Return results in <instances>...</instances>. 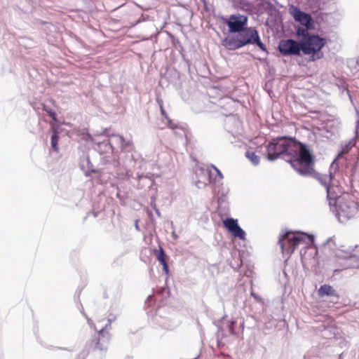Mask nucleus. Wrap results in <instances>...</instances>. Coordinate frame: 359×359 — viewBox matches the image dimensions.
<instances>
[{
  "instance_id": "nucleus-1",
  "label": "nucleus",
  "mask_w": 359,
  "mask_h": 359,
  "mask_svg": "<svg viewBox=\"0 0 359 359\" xmlns=\"http://www.w3.org/2000/svg\"><path fill=\"white\" fill-rule=\"evenodd\" d=\"M266 150L269 161L276 160L280 156H287V161L301 175H311L313 170V156L305 144L294 138L277 137L269 142Z\"/></svg>"
},
{
  "instance_id": "nucleus-2",
  "label": "nucleus",
  "mask_w": 359,
  "mask_h": 359,
  "mask_svg": "<svg viewBox=\"0 0 359 359\" xmlns=\"http://www.w3.org/2000/svg\"><path fill=\"white\" fill-rule=\"evenodd\" d=\"M313 242V237L304 233L291 231L283 232L280 235L278 243L283 254L292 255L300 244H309Z\"/></svg>"
},
{
  "instance_id": "nucleus-3",
  "label": "nucleus",
  "mask_w": 359,
  "mask_h": 359,
  "mask_svg": "<svg viewBox=\"0 0 359 359\" xmlns=\"http://www.w3.org/2000/svg\"><path fill=\"white\" fill-rule=\"evenodd\" d=\"M336 211L339 220L344 222L359 215V203L353 196L344 194L337 199Z\"/></svg>"
},
{
  "instance_id": "nucleus-4",
  "label": "nucleus",
  "mask_w": 359,
  "mask_h": 359,
  "mask_svg": "<svg viewBox=\"0 0 359 359\" xmlns=\"http://www.w3.org/2000/svg\"><path fill=\"white\" fill-rule=\"evenodd\" d=\"M327 41L324 38L317 34H311L306 39H301V48L303 53L310 55L311 61H316L323 57L324 54L321 49L325 46Z\"/></svg>"
},
{
  "instance_id": "nucleus-5",
  "label": "nucleus",
  "mask_w": 359,
  "mask_h": 359,
  "mask_svg": "<svg viewBox=\"0 0 359 359\" xmlns=\"http://www.w3.org/2000/svg\"><path fill=\"white\" fill-rule=\"evenodd\" d=\"M235 47L241 48L247 44H257L262 50H266L265 45L261 41L256 29H249L245 34L241 35V39L236 41Z\"/></svg>"
},
{
  "instance_id": "nucleus-6",
  "label": "nucleus",
  "mask_w": 359,
  "mask_h": 359,
  "mask_svg": "<svg viewBox=\"0 0 359 359\" xmlns=\"http://www.w3.org/2000/svg\"><path fill=\"white\" fill-rule=\"evenodd\" d=\"M278 50L284 55H299L302 50L300 41L293 39L281 40L278 45Z\"/></svg>"
},
{
  "instance_id": "nucleus-7",
  "label": "nucleus",
  "mask_w": 359,
  "mask_h": 359,
  "mask_svg": "<svg viewBox=\"0 0 359 359\" xmlns=\"http://www.w3.org/2000/svg\"><path fill=\"white\" fill-rule=\"evenodd\" d=\"M248 24V17L243 15H231L226 25L231 32L243 31Z\"/></svg>"
},
{
  "instance_id": "nucleus-8",
  "label": "nucleus",
  "mask_w": 359,
  "mask_h": 359,
  "mask_svg": "<svg viewBox=\"0 0 359 359\" xmlns=\"http://www.w3.org/2000/svg\"><path fill=\"white\" fill-rule=\"evenodd\" d=\"M224 226L234 236L244 240L245 232L238 226V221L233 218H227L223 222Z\"/></svg>"
},
{
  "instance_id": "nucleus-9",
  "label": "nucleus",
  "mask_w": 359,
  "mask_h": 359,
  "mask_svg": "<svg viewBox=\"0 0 359 359\" xmlns=\"http://www.w3.org/2000/svg\"><path fill=\"white\" fill-rule=\"evenodd\" d=\"M290 13L294 18V20L299 22L302 25H313V20L311 15L300 11L296 6H292L290 8Z\"/></svg>"
},
{
  "instance_id": "nucleus-10",
  "label": "nucleus",
  "mask_w": 359,
  "mask_h": 359,
  "mask_svg": "<svg viewBox=\"0 0 359 359\" xmlns=\"http://www.w3.org/2000/svg\"><path fill=\"white\" fill-rule=\"evenodd\" d=\"M318 295L319 297H330L334 298L335 301H332L334 304H337L339 299V295L336 290H334L332 286L327 284H324L320 287L318 290Z\"/></svg>"
},
{
  "instance_id": "nucleus-11",
  "label": "nucleus",
  "mask_w": 359,
  "mask_h": 359,
  "mask_svg": "<svg viewBox=\"0 0 359 359\" xmlns=\"http://www.w3.org/2000/svg\"><path fill=\"white\" fill-rule=\"evenodd\" d=\"M339 256L344 258H351L359 256V244L354 246H348L344 249L339 250Z\"/></svg>"
},
{
  "instance_id": "nucleus-12",
  "label": "nucleus",
  "mask_w": 359,
  "mask_h": 359,
  "mask_svg": "<svg viewBox=\"0 0 359 359\" xmlns=\"http://www.w3.org/2000/svg\"><path fill=\"white\" fill-rule=\"evenodd\" d=\"M317 179L325 188L327 196H329L330 187L332 180V173H330L329 175H320L317 177Z\"/></svg>"
},
{
  "instance_id": "nucleus-13",
  "label": "nucleus",
  "mask_w": 359,
  "mask_h": 359,
  "mask_svg": "<svg viewBox=\"0 0 359 359\" xmlns=\"http://www.w3.org/2000/svg\"><path fill=\"white\" fill-rule=\"evenodd\" d=\"M312 25H302V27H298L297 29V35L301 39H306V37L310 36L311 34H309V30L312 29Z\"/></svg>"
},
{
  "instance_id": "nucleus-14",
  "label": "nucleus",
  "mask_w": 359,
  "mask_h": 359,
  "mask_svg": "<svg viewBox=\"0 0 359 359\" xmlns=\"http://www.w3.org/2000/svg\"><path fill=\"white\" fill-rule=\"evenodd\" d=\"M58 140H59V135L58 133L56 130L53 131V133L51 136V147L53 149V150L56 152L59 151L58 148Z\"/></svg>"
},
{
  "instance_id": "nucleus-15",
  "label": "nucleus",
  "mask_w": 359,
  "mask_h": 359,
  "mask_svg": "<svg viewBox=\"0 0 359 359\" xmlns=\"http://www.w3.org/2000/svg\"><path fill=\"white\" fill-rule=\"evenodd\" d=\"M245 156L254 165H257L259 163V157L257 156L254 151H248Z\"/></svg>"
},
{
  "instance_id": "nucleus-16",
  "label": "nucleus",
  "mask_w": 359,
  "mask_h": 359,
  "mask_svg": "<svg viewBox=\"0 0 359 359\" xmlns=\"http://www.w3.org/2000/svg\"><path fill=\"white\" fill-rule=\"evenodd\" d=\"M154 253L157 259L159 261L161 264L166 262L165 255L161 247H160L158 250H156Z\"/></svg>"
},
{
  "instance_id": "nucleus-17",
  "label": "nucleus",
  "mask_w": 359,
  "mask_h": 359,
  "mask_svg": "<svg viewBox=\"0 0 359 359\" xmlns=\"http://www.w3.org/2000/svg\"><path fill=\"white\" fill-rule=\"evenodd\" d=\"M353 146V145L351 144V142L346 143L344 145H343L341 148L340 151L339 152V154L337 155V158L341 157L344 154L348 153V151L351 150V149Z\"/></svg>"
},
{
  "instance_id": "nucleus-18",
  "label": "nucleus",
  "mask_w": 359,
  "mask_h": 359,
  "mask_svg": "<svg viewBox=\"0 0 359 359\" xmlns=\"http://www.w3.org/2000/svg\"><path fill=\"white\" fill-rule=\"evenodd\" d=\"M165 119L167 120V126L170 129H172V130H175L177 128L183 129V128L182 126H180L178 123H175L172 119L170 118L169 116Z\"/></svg>"
},
{
  "instance_id": "nucleus-19",
  "label": "nucleus",
  "mask_w": 359,
  "mask_h": 359,
  "mask_svg": "<svg viewBox=\"0 0 359 359\" xmlns=\"http://www.w3.org/2000/svg\"><path fill=\"white\" fill-rule=\"evenodd\" d=\"M43 109L47 112V114L53 118L54 121H57V117L55 112L50 108L43 105Z\"/></svg>"
},
{
  "instance_id": "nucleus-20",
  "label": "nucleus",
  "mask_w": 359,
  "mask_h": 359,
  "mask_svg": "<svg viewBox=\"0 0 359 359\" xmlns=\"http://www.w3.org/2000/svg\"><path fill=\"white\" fill-rule=\"evenodd\" d=\"M158 104H159V107H160L161 114H162L163 116H164L165 118H167L168 117V116L165 110L163 108V101L162 100H158Z\"/></svg>"
},
{
  "instance_id": "nucleus-21",
  "label": "nucleus",
  "mask_w": 359,
  "mask_h": 359,
  "mask_svg": "<svg viewBox=\"0 0 359 359\" xmlns=\"http://www.w3.org/2000/svg\"><path fill=\"white\" fill-rule=\"evenodd\" d=\"M95 348L99 349L100 351H105L107 350V346H102V344H101V339H99L96 344Z\"/></svg>"
},
{
  "instance_id": "nucleus-22",
  "label": "nucleus",
  "mask_w": 359,
  "mask_h": 359,
  "mask_svg": "<svg viewBox=\"0 0 359 359\" xmlns=\"http://www.w3.org/2000/svg\"><path fill=\"white\" fill-rule=\"evenodd\" d=\"M161 264L163 265V270L165 271V272L168 273V265L167 264V262L161 263Z\"/></svg>"
},
{
  "instance_id": "nucleus-23",
  "label": "nucleus",
  "mask_w": 359,
  "mask_h": 359,
  "mask_svg": "<svg viewBox=\"0 0 359 359\" xmlns=\"http://www.w3.org/2000/svg\"><path fill=\"white\" fill-rule=\"evenodd\" d=\"M214 168L215 169V170L217 171V172L218 173V175H219L220 178H222V173L220 172V171L215 167H214Z\"/></svg>"
},
{
  "instance_id": "nucleus-24",
  "label": "nucleus",
  "mask_w": 359,
  "mask_h": 359,
  "mask_svg": "<svg viewBox=\"0 0 359 359\" xmlns=\"http://www.w3.org/2000/svg\"><path fill=\"white\" fill-rule=\"evenodd\" d=\"M252 294V296H253L255 299H257V294H254V293H252V294Z\"/></svg>"
},
{
  "instance_id": "nucleus-25",
  "label": "nucleus",
  "mask_w": 359,
  "mask_h": 359,
  "mask_svg": "<svg viewBox=\"0 0 359 359\" xmlns=\"http://www.w3.org/2000/svg\"><path fill=\"white\" fill-rule=\"evenodd\" d=\"M233 328H232V325H231L230 327V330H231V332L233 333V331H232Z\"/></svg>"
}]
</instances>
